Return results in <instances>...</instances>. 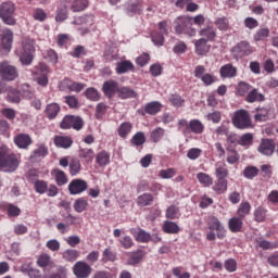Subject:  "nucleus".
I'll list each match as a JSON object with an SVG mask.
<instances>
[{"label": "nucleus", "mask_w": 278, "mask_h": 278, "mask_svg": "<svg viewBox=\"0 0 278 278\" xmlns=\"http://www.w3.org/2000/svg\"><path fill=\"white\" fill-rule=\"evenodd\" d=\"M20 165L21 154H16L5 147H0V170L14 173Z\"/></svg>", "instance_id": "obj_1"}, {"label": "nucleus", "mask_w": 278, "mask_h": 278, "mask_svg": "<svg viewBox=\"0 0 278 278\" xmlns=\"http://www.w3.org/2000/svg\"><path fill=\"white\" fill-rule=\"evenodd\" d=\"M206 225L210 229L206 233V240H208V242H214L216 238H218V240H223L225 236H227V229H225V226L220 223L218 217L212 215L208 216L206 218Z\"/></svg>", "instance_id": "obj_2"}, {"label": "nucleus", "mask_w": 278, "mask_h": 278, "mask_svg": "<svg viewBox=\"0 0 278 278\" xmlns=\"http://www.w3.org/2000/svg\"><path fill=\"white\" fill-rule=\"evenodd\" d=\"M173 27L175 34L177 36H189L190 38H194L197 36V29L192 27V17L181 15L174 20Z\"/></svg>", "instance_id": "obj_3"}, {"label": "nucleus", "mask_w": 278, "mask_h": 278, "mask_svg": "<svg viewBox=\"0 0 278 278\" xmlns=\"http://www.w3.org/2000/svg\"><path fill=\"white\" fill-rule=\"evenodd\" d=\"M23 52L20 56V61L24 66H29L34 62V53H36V40L24 37L22 39Z\"/></svg>", "instance_id": "obj_4"}, {"label": "nucleus", "mask_w": 278, "mask_h": 278, "mask_svg": "<svg viewBox=\"0 0 278 278\" xmlns=\"http://www.w3.org/2000/svg\"><path fill=\"white\" fill-rule=\"evenodd\" d=\"M178 130L181 131L184 136H188V134L201 135L205 131V125L199 119H191L188 122L182 118L178 121Z\"/></svg>", "instance_id": "obj_5"}, {"label": "nucleus", "mask_w": 278, "mask_h": 278, "mask_svg": "<svg viewBox=\"0 0 278 278\" xmlns=\"http://www.w3.org/2000/svg\"><path fill=\"white\" fill-rule=\"evenodd\" d=\"M232 125L236 129H253L251 114L244 109L237 110L232 116Z\"/></svg>", "instance_id": "obj_6"}, {"label": "nucleus", "mask_w": 278, "mask_h": 278, "mask_svg": "<svg viewBox=\"0 0 278 278\" xmlns=\"http://www.w3.org/2000/svg\"><path fill=\"white\" fill-rule=\"evenodd\" d=\"M164 36H168V21L166 20L156 24V29L152 30L150 38L155 47H164Z\"/></svg>", "instance_id": "obj_7"}, {"label": "nucleus", "mask_w": 278, "mask_h": 278, "mask_svg": "<svg viewBox=\"0 0 278 278\" xmlns=\"http://www.w3.org/2000/svg\"><path fill=\"white\" fill-rule=\"evenodd\" d=\"M84 125V118L75 115H66L60 123V129H75V131H81Z\"/></svg>", "instance_id": "obj_8"}, {"label": "nucleus", "mask_w": 278, "mask_h": 278, "mask_svg": "<svg viewBox=\"0 0 278 278\" xmlns=\"http://www.w3.org/2000/svg\"><path fill=\"white\" fill-rule=\"evenodd\" d=\"M0 77L3 81H14L18 77V70L10 62L2 61L0 62Z\"/></svg>", "instance_id": "obj_9"}, {"label": "nucleus", "mask_w": 278, "mask_h": 278, "mask_svg": "<svg viewBox=\"0 0 278 278\" xmlns=\"http://www.w3.org/2000/svg\"><path fill=\"white\" fill-rule=\"evenodd\" d=\"M0 18H2L5 25H16V20L14 18V3L3 2L0 5Z\"/></svg>", "instance_id": "obj_10"}, {"label": "nucleus", "mask_w": 278, "mask_h": 278, "mask_svg": "<svg viewBox=\"0 0 278 278\" xmlns=\"http://www.w3.org/2000/svg\"><path fill=\"white\" fill-rule=\"evenodd\" d=\"M14 42V33L5 28L2 30L0 52L2 55H8L12 51V43Z\"/></svg>", "instance_id": "obj_11"}, {"label": "nucleus", "mask_w": 278, "mask_h": 278, "mask_svg": "<svg viewBox=\"0 0 278 278\" xmlns=\"http://www.w3.org/2000/svg\"><path fill=\"white\" fill-rule=\"evenodd\" d=\"M253 53V47L248 41H240L232 48V55L236 60H242Z\"/></svg>", "instance_id": "obj_12"}, {"label": "nucleus", "mask_w": 278, "mask_h": 278, "mask_svg": "<svg viewBox=\"0 0 278 278\" xmlns=\"http://www.w3.org/2000/svg\"><path fill=\"white\" fill-rule=\"evenodd\" d=\"M277 148V143L275 140L269 138H263L257 147L258 153L264 155L265 157H273L275 155V149Z\"/></svg>", "instance_id": "obj_13"}, {"label": "nucleus", "mask_w": 278, "mask_h": 278, "mask_svg": "<svg viewBox=\"0 0 278 278\" xmlns=\"http://www.w3.org/2000/svg\"><path fill=\"white\" fill-rule=\"evenodd\" d=\"M67 190L70 192V194L72 195H77V194H81L84 192H86V190H88V182L84 179H73L67 187Z\"/></svg>", "instance_id": "obj_14"}, {"label": "nucleus", "mask_w": 278, "mask_h": 278, "mask_svg": "<svg viewBox=\"0 0 278 278\" xmlns=\"http://www.w3.org/2000/svg\"><path fill=\"white\" fill-rule=\"evenodd\" d=\"M92 273V267L84 261H78L74 265V275L77 278H89Z\"/></svg>", "instance_id": "obj_15"}, {"label": "nucleus", "mask_w": 278, "mask_h": 278, "mask_svg": "<svg viewBox=\"0 0 278 278\" xmlns=\"http://www.w3.org/2000/svg\"><path fill=\"white\" fill-rule=\"evenodd\" d=\"M163 105L160 103V101H152L148 102L143 109L139 110L138 113L141 116H144L146 114H149L150 116H155L162 112Z\"/></svg>", "instance_id": "obj_16"}, {"label": "nucleus", "mask_w": 278, "mask_h": 278, "mask_svg": "<svg viewBox=\"0 0 278 278\" xmlns=\"http://www.w3.org/2000/svg\"><path fill=\"white\" fill-rule=\"evenodd\" d=\"M129 232L135 238L136 242H141L142 244L151 242V233L147 232L142 228H130Z\"/></svg>", "instance_id": "obj_17"}, {"label": "nucleus", "mask_w": 278, "mask_h": 278, "mask_svg": "<svg viewBox=\"0 0 278 278\" xmlns=\"http://www.w3.org/2000/svg\"><path fill=\"white\" fill-rule=\"evenodd\" d=\"M119 88L121 87L118 86V81H116V80H106L102 85L103 93L109 99H112V97H114V94H116V93L118 94Z\"/></svg>", "instance_id": "obj_18"}, {"label": "nucleus", "mask_w": 278, "mask_h": 278, "mask_svg": "<svg viewBox=\"0 0 278 278\" xmlns=\"http://www.w3.org/2000/svg\"><path fill=\"white\" fill-rule=\"evenodd\" d=\"M219 75L223 79H232V77L238 76V67L227 63L219 68Z\"/></svg>", "instance_id": "obj_19"}, {"label": "nucleus", "mask_w": 278, "mask_h": 278, "mask_svg": "<svg viewBox=\"0 0 278 278\" xmlns=\"http://www.w3.org/2000/svg\"><path fill=\"white\" fill-rule=\"evenodd\" d=\"M247 103H262L266 101V96L260 91L257 88H252L245 96Z\"/></svg>", "instance_id": "obj_20"}, {"label": "nucleus", "mask_w": 278, "mask_h": 278, "mask_svg": "<svg viewBox=\"0 0 278 278\" xmlns=\"http://www.w3.org/2000/svg\"><path fill=\"white\" fill-rule=\"evenodd\" d=\"M53 143L58 149H71L73 147V137L56 135L53 139Z\"/></svg>", "instance_id": "obj_21"}, {"label": "nucleus", "mask_w": 278, "mask_h": 278, "mask_svg": "<svg viewBox=\"0 0 278 278\" xmlns=\"http://www.w3.org/2000/svg\"><path fill=\"white\" fill-rule=\"evenodd\" d=\"M33 142L31 137L27 134H18L14 137V144L18 149H28Z\"/></svg>", "instance_id": "obj_22"}, {"label": "nucleus", "mask_w": 278, "mask_h": 278, "mask_svg": "<svg viewBox=\"0 0 278 278\" xmlns=\"http://www.w3.org/2000/svg\"><path fill=\"white\" fill-rule=\"evenodd\" d=\"M244 227V219L241 217L235 216L228 220V228L232 233H240Z\"/></svg>", "instance_id": "obj_23"}, {"label": "nucleus", "mask_w": 278, "mask_h": 278, "mask_svg": "<svg viewBox=\"0 0 278 278\" xmlns=\"http://www.w3.org/2000/svg\"><path fill=\"white\" fill-rule=\"evenodd\" d=\"M199 36L201 38H204L207 42H214L216 40V28L214 26H206L204 28H201L199 31Z\"/></svg>", "instance_id": "obj_24"}, {"label": "nucleus", "mask_w": 278, "mask_h": 278, "mask_svg": "<svg viewBox=\"0 0 278 278\" xmlns=\"http://www.w3.org/2000/svg\"><path fill=\"white\" fill-rule=\"evenodd\" d=\"M197 55H207L212 46L207 43L205 38H200L194 42Z\"/></svg>", "instance_id": "obj_25"}, {"label": "nucleus", "mask_w": 278, "mask_h": 278, "mask_svg": "<svg viewBox=\"0 0 278 278\" xmlns=\"http://www.w3.org/2000/svg\"><path fill=\"white\" fill-rule=\"evenodd\" d=\"M78 157L85 162V164H91L96 157L94 150L90 148H79Z\"/></svg>", "instance_id": "obj_26"}, {"label": "nucleus", "mask_w": 278, "mask_h": 278, "mask_svg": "<svg viewBox=\"0 0 278 278\" xmlns=\"http://www.w3.org/2000/svg\"><path fill=\"white\" fill-rule=\"evenodd\" d=\"M49 155V148L45 143L38 144L30 155V162H36L40 157H47Z\"/></svg>", "instance_id": "obj_27"}, {"label": "nucleus", "mask_w": 278, "mask_h": 278, "mask_svg": "<svg viewBox=\"0 0 278 278\" xmlns=\"http://www.w3.org/2000/svg\"><path fill=\"white\" fill-rule=\"evenodd\" d=\"M111 154L110 152L102 150L96 155V164L100 166V168H105L110 164Z\"/></svg>", "instance_id": "obj_28"}, {"label": "nucleus", "mask_w": 278, "mask_h": 278, "mask_svg": "<svg viewBox=\"0 0 278 278\" xmlns=\"http://www.w3.org/2000/svg\"><path fill=\"white\" fill-rule=\"evenodd\" d=\"M144 258V251L137 250L135 252L128 253L127 264L128 266H136V264H140Z\"/></svg>", "instance_id": "obj_29"}, {"label": "nucleus", "mask_w": 278, "mask_h": 278, "mask_svg": "<svg viewBox=\"0 0 278 278\" xmlns=\"http://www.w3.org/2000/svg\"><path fill=\"white\" fill-rule=\"evenodd\" d=\"M54 18L56 23H64L68 18V7L64 3L59 4Z\"/></svg>", "instance_id": "obj_30"}, {"label": "nucleus", "mask_w": 278, "mask_h": 278, "mask_svg": "<svg viewBox=\"0 0 278 278\" xmlns=\"http://www.w3.org/2000/svg\"><path fill=\"white\" fill-rule=\"evenodd\" d=\"M226 161L229 164H238V162H240V154L238 153V150H236L233 146H226Z\"/></svg>", "instance_id": "obj_31"}, {"label": "nucleus", "mask_w": 278, "mask_h": 278, "mask_svg": "<svg viewBox=\"0 0 278 278\" xmlns=\"http://www.w3.org/2000/svg\"><path fill=\"white\" fill-rule=\"evenodd\" d=\"M60 104L53 102L46 106L45 114L49 121H53L54 118H58V114H60Z\"/></svg>", "instance_id": "obj_32"}, {"label": "nucleus", "mask_w": 278, "mask_h": 278, "mask_svg": "<svg viewBox=\"0 0 278 278\" xmlns=\"http://www.w3.org/2000/svg\"><path fill=\"white\" fill-rule=\"evenodd\" d=\"M52 175L55 179L56 186H66L68 184V177L66 176V173L60 168H55L52 170Z\"/></svg>", "instance_id": "obj_33"}, {"label": "nucleus", "mask_w": 278, "mask_h": 278, "mask_svg": "<svg viewBox=\"0 0 278 278\" xmlns=\"http://www.w3.org/2000/svg\"><path fill=\"white\" fill-rule=\"evenodd\" d=\"M117 97L119 99H136L138 97V92L129 87H119L117 91Z\"/></svg>", "instance_id": "obj_34"}, {"label": "nucleus", "mask_w": 278, "mask_h": 278, "mask_svg": "<svg viewBox=\"0 0 278 278\" xmlns=\"http://www.w3.org/2000/svg\"><path fill=\"white\" fill-rule=\"evenodd\" d=\"M134 63L131 61L126 60L117 63L116 66V73L117 75H125V73H129V71L134 72L135 71Z\"/></svg>", "instance_id": "obj_35"}, {"label": "nucleus", "mask_w": 278, "mask_h": 278, "mask_svg": "<svg viewBox=\"0 0 278 278\" xmlns=\"http://www.w3.org/2000/svg\"><path fill=\"white\" fill-rule=\"evenodd\" d=\"M153 201H155V198L152 193H142L137 198V205L139 207H148L149 205H153Z\"/></svg>", "instance_id": "obj_36"}, {"label": "nucleus", "mask_w": 278, "mask_h": 278, "mask_svg": "<svg viewBox=\"0 0 278 278\" xmlns=\"http://www.w3.org/2000/svg\"><path fill=\"white\" fill-rule=\"evenodd\" d=\"M117 260L118 255L116 254V252H114L112 247H109L103 250L101 258V262H103V264H108V262H116Z\"/></svg>", "instance_id": "obj_37"}, {"label": "nucleus", "mask_w": 278, "mask_h": 278, "mask_svg": "<svg viewBox=\"0 0 278 278\" xmlns=\"http://www.w3.org/2000/svg\"><path fill=\"white\" fill-rule=\"evenodd\" d=\"M131 129H134V124L131 122H124L117 128V134L119 138H127L131 134Z\"/></svg>", "instance_id": "obj_38"}, {"label": "nucleus", "mask_w": 278, "mask_h": 278, "mask_svg": "<svg viewBox=\"0 0 278 278\" xmlns=\"http://www.w3.org/2000/svg\"><path fill=\"white\" fill-rule=\"evenodd\" d=\"M197 179L199 184H201V186H203L204 188H210V186L214 184V178L203 172L197 174Z\"/></svg>", "instance_id": "obj_39"}, {"label": "nucleus", "mask_w": 278, "mask_h": 278, "mask_svg": "<svg viewBox=\"0 0 278 278\" xmlns=\"http://www.w3.org/2000/svg\"><path fill=\"white\" fill-rule=\"evenodd\" d=\"M253 87H251V84L247 83V81H239L237 85V96L238 97H247V94H249V92H251Z\"/></svg>", "instance_id": "obj_40"}, {"label": "nucleus", "mask_w": 278, "mask_h": 278, "mask_svg": "<svg viewBox=\"0 0 278 278\" xmlns=\"http://www.w3.org/2000/svg\"><path fill=\"white\" fill-rule=\"evenodd\" d=\"M249 214H251V203L242 202L237 210V216L244 220Z\"/></svg>", "instance_id": "obj_41"}, {"label": "nucleus", "mask_w": 278, "mask_h": 278, "mask_svg": "<svg viewBox=\"0 0 278 278\" xmlns=\"http://www.w3.org/2000/svg\"><path fill=\"white\" fill-rule=\"evenodd\" d=\"M33 184L34 190L37 194H47V190H49V182L46 180H35Z\"/></svg>", "instance_id": "obj_42"}, {"label": "nucleus", "mask_w": 278, "mask_h": 278, "mask_svg": "<svg viewBox=\"0 0 278 278\" xmlns=\"http://www.w3.org/2000/svg\"><path fill=\"white\" fill-rule=\"evenodd\" d=\"M164 233H179L180 228L179 225L175 222L165 220L163 224Z\"/></svg>", "instance_id": "obj_43"}, {"label": "nucleus", "mask_w": 278, "mask_h": 278, "mask_svg": "<svg viewBox=\"0 0 278 278\" xmlns=\"http://www.w3.org/2000/svg\"><path fill=\"white\" fill-rule=\"evenodd\" d=\"M214 25L219 29V31H228V29H231V26L229 25V18L226 16L217 17L214 22Z\"/></svg>", "instance_id": "obj_44"}, {"label": "nucleus", "mask_w": 278, "mask_h": 278, "mask_svg": "<svg viewBox=\"0 0 278 278\" xmlns=\"http://www.w3.org/2000/svg\"><path fill=\"white\" fill-rule=\"evenodd\" d=\"M270 36V29L268 28H260L256 30V33L253 35L254 42H264L266 38Z\"/></svg>", "instance_id": "obj_45"}, {"label": "nucleus", "mask_w": 278, "mask_h": 278, "mask_svg": "<svg viewBox=\"0 0 278 278\" xmlns=\"http://www.w3.org/2000/svg\"><path fill=\"white\" fill-rule=\"evenodd\" d=\"M9 103H21V91L16 88H11L7 96Z\"/></svg>", "instance_id": "obj_46"}, {"label": "nucleus", "mask_w": 278, "mask_h": 278, "mask_svg": "<svg viewBox=\"0 0 278 278\" xmlns=\"http://www.w3.org/2000/svg\"><path fill=\"white\" fill-rule=\"evenodd\" d=\"M269 111L267 108H256V114L254 115V121L256 123H264L268 118Z\"/></svg>", "instance_id": "obj_47"}, {"label": "nucleus", "mask_w": 278, "mask_h": 278, "mask_svg": "<svg viewBox=\"0 0 278 278\" xmlns=\"http://www.w3.org/2000/svg\"><path fill=\"white\" fill-rule=\"evenodd\" d=\"M94 23V16L93 15H83L79 17H76L72 25H92Z\"/></svg>", "instance_id": "obj_48"}, {"label": "nucleus", "mask_w": 278, "mask_h": 278, "mask_svg": "<svg viewBox=\"0 0 278 278\" xmlns=\"http://www.w3.org/2000/svg\"><path fill=\"white\" fill-rule=\"evenodd\" d=\"M147 142V136L142 131L136 132L132 138L130 139V143L134 147H142Z\"/></svg>", "instance_id": "obj_49"}, {"label": "nucleus", "mask_w": 278, "mask_h": 278, "mask_svg": "<svg viewBox=\"0 0 278 278\" xmlns=\"http://www.w3.org/2000/svg\"><path fill=\"white\" fill-rule=\"evenodd\" d=\"M227 186H228L227 180L217 178V180L215 181V185L213 186V190L217 194H225V192H227Z\"/></svg>", "instance_id": "obj_50"}, {"label": "nucleus", "mask_w": 278, "mask_h": 278, "mask_svg": "<svg viewBox=\"0 0 278 278\" xmlns=\"http://www.w3.org/2000/svg\"><path fill=\"white\" fill-rule=\"evenodd\" d=\"M238 144L240 147H244L245 149H249L253 144V134L247 132L243 134L238 141Z\"/></svg>", "instance_id": "obj_51"}, {"label": "nucleus", "mask_w": 278, "mask_h": 278, "mask_svg": "<svg viewBox=\"0 0 278 278\" xmlns=\"http://www.w3.org/2000/svg\"><path fill=\"white\" fill-rule=\"evenodd\" d=\"M166 134V130L162 127H157L150 134V140L151 142H160L164 138V135Z\"/></svg>", "instance_id": "obj_52"}, {"label": "nucleus", "mask_w": 278, "mask_h": 278, "mask_svg": "<svg viewBox=\"0 0 278 278\" xmlns=\"http://www.w3.org/2000/svg\"><path fill=\"white\" fill-rule=\"evenodd\" d=\"M88 8V0H74L71 5L72 12H84Z\"/></svg>", "instance_id": "obj_53"}, {"label": "nucleus", "mask_w": 278, "mask_h": 278, "mask_svg": "<svg viewBox=\"0 0 278 278\" xmlns=\"http://www.w3.org/2000/svg\"><path fill=\"white\" fill-rule=\"evenodd\" d=\"M86 207H88V200L85 198H78L74 202V210H75V212H78L79 214H81V212H86Z\"/></svg>", "instance_id": "obj_54"}, {"label": "nucleus", "mask_w": 278, "mask_h": 278, "mask_svg": "<svg viewBox=\"0 0 278 278\" xmlns=\"http://www.w3.org/2000/svg\"><path fill=\"white\" fill-rule=\"evenodd\" d=\"M260 174V169L256 166L250 165L247 166L243 170V176L245 179H254Z\"/></svg>", "instance_id": "obj_55"}, {"label": "nucleus", "mask_w": 278, "mask_h": 278, "mask_svg": "<svg viewBox=\"0 0 278 278\" xmlns=\"http://www.w3.org/2000/svg\"><path fill=\"white\" fill-rule=\"evenodd\" d=\"M169 102L172 103V105L174 108H184V105L186 103V99H184L180 94L173 93L169 97Z\"/></svg>", "instance_id": "obj_56"}, {"label": "nucleus", "mask_w": 278, "mask_h": 278, "mask_svg": "<svg viewBox=\"0 0 278 278\" xmlns=\"http://www.w3.org/2000/svg\"><path fill=\"white\" fill-rule=\"evenodd\" d=\"M85 97L89 101H99L101 99V96L99 94V90L94 89V87H89L85 91Z\"/></svg>", "instance_id": "obj_57"}, {"label": "nucleus", "mask_w": 278, "mask_h": 278, "mask_svg": "<svg viewBox=\"0 0 278 278\" xmlns=\"http://www.w3.org/2000/svg\"><path fill=\"white\" fill-rule=\"evenodd\" d=\"M80 172H81V163L79 162V160L77 159L72 160L70 163V175H72V177H75V175H79Z\"/></svg>", "instance_id": "obj_58"}, {"label": "nucleus", "mask_w": 278, "mask_h": 278, "mask_svg": "<svg viewBox=\"0 0 278 278\" xmlns=\"http://www.w3.org/2000/svg\"><path fill=\"white\" fill-rule=\"evenodd\" d=\"M63 260L65 262H75L79 257V251L77 250H66L62 253Z\"/></svg>", "instance_id": "obj_59"}, {"label": "nucleus", "mask_w": 278, "mask_h": 278, "mask_svg": "<svg viewBox=\"0 0 278 278\" xmlns=\"http://www.w3.org/2000/svg\"><path fill=\"white\" fill-rule=\"evenodd\" d=\"M165 216L169 220H176V218H179V207H177L176 205H170L169 207H167Z\"/></svg>", "instance_id": "obj_60"}, {"label": "nucleus", "mask_w": 278, "mask_h": 278, "mask_svg": "<svg viewBox=\"0 0 278 278\" xmlns=\"http://www.w3.org/2000/svg\"><path fill=\"white\" fill-rule=\"evenodd\" d=\"M254 220L256 223H264V220H266V208H264V206H258L255 208Z\"/></svg>", "instance_id": "obj_61"}, {"label": "nucleus", "mask_w": 278, "mask_h": 278, "mask_svg": "<svg viewBox=\"0 0 278 278\" xmlns=\"http://www.w3.org/2000/svg\"><path fill=\"white\" fill-rule=\"evenodd\" d=\"M175 175H177V169L173 167L161 169L159 173V177H161V179H173Z\"/></svg>", "instance_id": "obj_62"}, {"label": "nucleus", "mask_w": 278, "mask_h": 278, "mask_svg": "<svg viewBox=\"0 0 278 278\" xmlns=\"http://www.w3.org/2000/svg\"><path fill=\"white\" fill-rule=\"evenodd\" d=\"M202 153L203 150H201V148H191L187 152V157L188 160L197 161L199 157H201Z\"/></svg>", "instance_id": "obj_63"}, {"label": "nucleus", "mask_w": 278, "mask_h": 278, "mask_svg": "<svg viewBox=\"0 0 278 278\" xmlns=\"http://www.w3.org/2000/svg\"><path fill=\"white\" fill-rule=\"evenodd\" d=\"M20 94L24 99H34V91H31V87L28 86L27 84H23L21 86Z\"/></svg>", "instance_id": "obj_64"}]
</instances>
